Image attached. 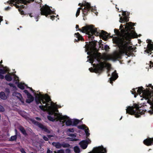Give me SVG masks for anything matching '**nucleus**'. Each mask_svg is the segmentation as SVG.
<instances>
[{
    "label": "nucleus",
    "instance_id": "13",
    "mask_svg": "<svg viewBox=\"0 0 153 153\" xmlns=\"http://www.w3.org/2000/svg\"><path fill=\"white\" fill-rule=\"evenodd\" d=\"M91 142V141L89 139H87V140L81 141L80 143L79 144L81 147L83 149H85L87 148L88 144L90 143Z\"/></svg>",
    "mask_w": 153,
    "mask_h": 153
},
{
    "label": "nucleus",
    "instance_id": "34",
    "mask_svg": "<svg viewBox=\"0 0 153 153\" xmlns=\"http://www.w3.org/2000/svg\"><path fill=\"white\" fill-rule=\"evenodd\" d=\"M68 117L67 116H62L59 117V120L60 121L63 120L68 118Z\"/></svg>",
    "mask_w": 153,
    "mask_h": 153
},
{
    "label": "nucleus",
    "instance_id": "10",
    "mask_svg": "<svg viewBox=\"0 0 153 153\" xmlns=\"http://www.w3.org/2000/svg\"><path fill=\"white\" fill-rule=\"evenodd\" d=\"M24 92L27 95V99L26 100V102L30 103L32 102L34 99V97L28 92L27 90H24Z\"/></svg>",
    "mask_w": 153,
    "mask_h": 153
},
{
    "label": "nucleus",
    "instance_id": "45",
    "mask_svg": "<svg viewBox=\"0 0 153 153\" xmlns=\"http://www.w3.org/2000/svg\"><path fill=\"white\" fill-rule=\"evenodd\" d=\"M6 72V70L3 69H0V74H4Z\"/></svg>",
    "mask_w": 153,
    "mask_h": 153
},
{
    "label": "nucleus",
    "instance_id": "29",
    "mask_svg": "<svg viewBox=\"0 0 153 153\" xmlns=\"http://www.w3.org/2000/svg\"><path fill=\"white\" fill-rule=\"evenodd\" d=\"M79 120L77 119H74L72 121V126H76L79 123Z\"/></svg>",
    "mask_w": 153,
    "mask_h": 153
},
{
    "label": "nucleus",
    "instance_id": "36",
    "mask_svg": "<svg viewBox=\"0 0 153 153\" xmlns=\"http://www.w3.org/2000/svg\"><path fill=\"white\" fill-rule=\"evenodd\" d=\"M83 9L81 7H79L78 9L76 15V17H77L78 16H79L80 13V10H81L82 11V9Z\"/></svg>",
    "mask_w": 153,
    "mask_h": 153
},
{
    "label": "nucleus",
    "instance_id": "22",
    "mask_svg": "<svg viewBox=\"0 0 153 153\" xmlns=\"http://www.w3.org/2000/svg\"><path fill=\"white\" fill-rule=\"evenodd\" d=\"M92 58L89 59V60L93 63V62L94 59H97L98 58V56L96 53H94L92 55Z\"/></svg>",
    "mask_w": 153,
    "mask_h": 153
},
{
    "label": "nucleus",
    "instance_id": "46",
    "mask_svg": "<svg viewBox=\"0 0 153 153\" xmlns=\"http://www.w3.org/2000/svg\"><path fill=\"white\" fill-rule=\"evenodd\" d=\"M54 153H64V152L63 150L60 149L58 150L57 152H56V151H54Z\"/></svg>",
    "mask_w": 153,
    "mask_h": 153
},
{
    "label": "nucleus",
    "instance_id": "5",
    "mask_svg": "<svg viewBox=\"0 0 153 153\" xmlns=\"http://www.w3.org/2000/svg\"><path fill=\"white\" fill-rule=\"evenodd\" d=\"M85 6V7L82 9V13L83 17V19L85 20L86 19V17L85 16L87 15L89 12L91 11L95 13L96 15H97L98 13L96 12V10L94 9L91 6V4L89 3H86L85 4H83Z\"/></svg>",
    "mask_w": 153,
    "mask_h": 153
},
{
    "label": "nucleus",
    "instance_id": "15",
    "mask_svg": "<svg viewBox=\"0 0 153 153\" xmlns=\"http://www.w3.org/2000/svg\"><path fill=\"white\" fill-rule=\"evenodd\" d=\"M144 144L147 146H149L153 144V138H148L144 140Z\"/></svg>",
    "mask_w": 153,
    "mask_h": 153
},
{
    "label": "nucleus",
    "instance_id": "58",
    "mask_svg": "<svg viewBox=\"0 0 153 153\" xmlns=\"http://www.w3.org/2000/svg\"><path fill=\"white\" fill-rule=\"evenodd\" d=\"M147 87H149L152 88V89H153V86L152 85V84H149L148 86H147Z\"/></svg>",
    "mask_w": 153,
    "mask_h": 153
},
{
    "label": "nucleus",
    "instance_id": "26",
    "mask_svg": "<svg viewBox=\"0 0 153 153\" xmlns=\"http://www.w3.org/2000/svg\"><path fill=\"white\" fill-rule=\"evenodd\" d=\"M0 98L2 100H5L7 97L5 93L3 91H1L0 93Z\"/></svg>",
    "mask_w": 153,
    "mask_h": 153
},
{
    "label": "nucleus",
    "instance_id": "4",
    "mask_svg": "<svg viewBox=\"0 0 153 153\" xmlns=\"http://www.w3.org/2000/svg\"><path fill=\"white\" fill-rule=\"evenodd\" d=\"M126 113L131 115H134L135 117H139L144 114V111L140 109L139 105L135 104L132 106H128L126 109Z\"/></svg>",
    "mask_w": 153,
    "mask_h": 153
},
{
    "label": "nucleus",
    "instance_id": "41",
    "mask_svg": "<svg viewBox=\"0 0 153 153\" xmlns=\"http://www.w3.org/2000/svg\"><path fill=\"white\" fill-rule=\"evenodd\" d=\"M82 27L81 29H80L79 28V26L78 25H76V29H78V30L80 31V32H82L83 33H85V32H83V30L84 29H83V27Z\"/></svg>",
    "mask_w": 153,
    "mask_h": 153
},
{
    "label": "nucleus",
    "instance_id": "59",
    "mask_svg": "<svg viewBox=\"0 0 153 153\" xmlns=\"http://www.w3.org/2000/svg\"><path fill=\"white\" fill-rule=\"evenodd\" d=\"M4 78V76L3 75L0 74V79H3Z\"/></svg>",
    "mask_w": 153,
    "mask_h": 153
},
{
    "label": "nucleus",
    "instance_id": "23",
    "mask_svg": "<svg viewBox=\"0 0 153 153\" xmlns=\"http://www.w3.org/2000/svg\"><path fill=\"white\" fill-rule=\"evenodd\" d=\"M46 105H41L39 106V108L42 111H45L46 109L48 108L49 107L48 106V104H46Z\"/></svg>",
    "mask_w": 153,
    "mask_h": 153
},
{
    "label": "nucleus",
    "instance_id": "40",
    "mask_svg": "<svg viewBox=\"0 0 153 153\" xmlns=\"http://www.w3.org/2000/svg\"><path fill=\"white\" fill-rule=\"evenodd\" d=\"M68 138L69 139L70 141H77L78 140V139L75 138L68 137Z\"/></svg>",
    "mask_w": 153,
    "mask_h": 153
},
{
    "label": "nucleus",
    "instance_id": "21",
    "mask_svg": "<svg viewBox=\"0 0 153 153\" xmlns=\"http://www.w3.org/2000/svg\"><path fill=\"white\" fill-rule=\"evenodd\" d=\"M15 94V96L18 98V99H19L21 102H23V99L22 94L18 92H16Z\"/></svg>",
    "mask_w": 153,
    "mask_h": 153
},
{
    "label": "nucleus",
    "instance_id": "62",
    "mask_svg": "<svg viewBox=\"0 0 153 153\" xmlns=\"http://www.w3.org/2000/svg\"><path fill=\"white\" fill-rule=\"evenodd\" d=\"M3 17L2 16H0V24H1V21H3Z\"/></svg>",
    "mask_w": 153,
    "mask_h": 153
},
{
    "label": "nucleus",
    "instance_id": "6",
    "mask_svg": "<svg viewBox=\"0 0 153 153\" xmlns=\"http://www.w3.org/2000/svg\"><path fill=\"white\" fill-rule=\"evenodd\" d=\"M105 67V64L103 62H101L100 64L97 65V67L94 69H91V68H89V70L91 72H94L96 73H100L103 70Z\"/></svg>",
    "mask_w": 153,
    "mask_h": 153
},
{
    "label": "nucleus",
    "instance_id": "12",
    "mask_svg": "<svg viewBox=\"0 0 153 153\" xmlns=\"http://www.w3.org/2000/svg\"><path fill=\"white\" fill-rule=\"evenodd\" d=\"M94 153H106L107 150L103 146H99L94 149Z\"/></svg>",
    "mask_w": 153,
    "mask_h": 153
},
{
    "label": "nucleus",
    "instance_id": "55",
    "mask_svg": "<svg viewBox=\"0 0 153 153\" xmlns=\"http://www.w3.org/2000/svg\"><path fill=\"white\" fill-rule=\"evenodd\" d=\"M100 47L101 48L102 50H104V48L103 47V45L102 44H100Z\"/></svg>",
    "mask_w": 153,
    "mask_h": 153
},
{
    "label": "nucleus",
    "instance_id": "2",
    "mask_svg": "<svg viewBox=\"0 0 153 153\" xmlns=\"http://www.w3.org/2000/svg\"><path fill=\"white\" fill-rule=\"evenodd\" d=\"M93 25L90 26L86 25L83 27V32H85L86 34L88 35L89 38L91 40H93L94 38V35L96 36H99L103 39H105L110 36L106 32L102 30L100 32H98L96 28H94Z\"/></svg>",
    "mask_w": 153,
    "mask_h": 153
},
{
    "label": "nucleus",
    "instance_id": "48",
    "mask_svg": "<svg viewBox=\"0 0 153 153\" xmlns=\"http://www.w3.org/2000/svg\"><path fill=\"white\" fill-rule=\"evenodd\" d=\"M148 112L150 114H153V105L152 107L151 110L148 111Z\"/></svg>",
    "mask_w": 153,
    "mask_h": 153
},
{
    "label": "nucleus",
    "instance_id": "32",
    "mask_svg": "<svg viewBox=\"0 0 153 153\" xmlns=\"http://www.w3.org/2000/svg\"><path fill=\"white\" fill-rule=\"evenodd\" d=\"M17 138V136L16 135H15L14 136H11L9 139L10 141H13L16 140Z\"/></svg>",
    "mask_w": 153,
    "mask_h": 153
},
{
    "label": "nucleus",
    "instance_id": "24",
    "mask_svg": "<svg viewBox=\"0 0 153 153\" xmlns=\"http://www.w3.org/2000/svg\"><path fill=\"white\" fill-rule=\"evenodd\" d=\"M25 7V6L24 5H21L20 6H19V7L18 8V10L21 15H25L24 13V12L22 10V8H24Z\"/></svg>",
    "mask_w": 153,
    "mask_h": 153
},
{
    "label": "nucleus",
    "instance_id": "31",
    "mask_svg": "<svg viewBox=\"0 0 153 153\" xmlns=\"http://www.w3.org/2000/svg\"><path fill=\"white\" fill-rule=\"evenodd\" d=\"M87 127H88L87 126H86L85 125H84L78 126H77V128H78L81 129H85Z\"/></svg>",
    "mask_w": 153,
    "mask_h": 153
},
{
    "label": "nucleus",
    "instance_id": "25",
    "mask_svg": "<svg viewBox=\"0 0 153 153\" xmlns=\"http://www.w3.org/2000/svg\"><path fill=\"white\" fill-rule=\"evenodd\" d=\"M53 144L57 149H60L62 146V144L59 142L53 143Z\"/></svg>",
    "mask_w": 153,
    "mask_h": 153
},
{
    "label": "nucleus",
    "instance_id": "60",
    "mask_svg": "<svg viewBox=\"0 0 153 153\" xmlns=\"http://www.w3.org/2000/svg\"><path fill=\"white\" fill-rule=\"evenodd\" d=\"M19 1H21V3H22V4H24V2H26L25 0H19Z\"/></svg>",
    "mask_w": 153,
    "mask_h": 153
},
{
    "label": "nucleus",
    "instance_id": "9",
    "mask_svg": "<svg viewBox=\"0 0 153 153\" xmlns=\"http://www.w3.org/2000/svg\"><path fill=\"white\" fill-rule=\"evenodd\" d=\"M41 101L43 104H45L51 101L50 97L48 94H46L44 95H41Z\"/></svg>",
    "mask_w": 153,
    "mask_h": 153
},
{
    "label": "nucleus",
    "instance_id": "18",
    "mask_svg": "<svg viewBox=\"0 0 153 153\" xmlns=\"http://www.w3.org/2000/svg\"><path fill=\"white\" fill-rule=\"evenodd\" d=\"M75 36L77 38V39H75V41L76 42H78L81 40L82 41L84 40L82 36L79 33H77L75 34Z\"/></svg>",
    "mask_w": 153,
    "mask_h": 153
},
{
    "label": "nucleus",
    "instance_id": "14",
    "mask_svg": "<svg viewBox=\"0 0 153 153\" xmlns=\"http://www.w3.org/2000/svg\"><path fill=\"white\" fill-rule=\"evenodd\" d=\"M118 77V75L116 71L115 70L112 74L111 76L109 79L110 83L112 84L113 81L116 80Z\"/></svg>",
    "mask_w": 153,
    "mask_h": 153
},
{
    "label": "nucleus",
    "instance_id": "28",
    "mask_svg": "<svg viewBox=\"0 0 153 153\" xmlns=\"http://www.w3.org/2000/svg\"><path fill=\"white\" fill-rule=\"evenodd\" d=\"M7 3H10V6H15L16 8H19V5H18L16 4H13V2H11V0H9L7 1Z\"/></svg>",
    "mask_w": 153,
    "mask_h": 153
},
{
    "label": "nucleus",
    "instance_id": "51",
    "mask_svg": "<svg viewBox=\"0 0 153 153\" xmlns=\"http://www.w3.org/2000/svg\"><path fill=\"white\" fill-rule=\"evenodd\" d=\"M42 138L45 141H48V138L45 135L43 136Z\"/></svg>",
    "mask_w": 153,
    "mask_h": 153
},
{
    "label": "nucleus",
    "instance_id": "11",
    "mask_svg": "<svg viewBox=\"0 0 153 153\" xmlns=\"http://www.w3.org/2000/svg\"><path fill=\"white\" fill-rule=\"evenodd\" d=\"M147 42L148 43L147 49L145 51L147 53H149L153 50V42L150 39H147Z\"/></svg>",
    "mask_w": 153,
    "mask_h": 153
},
{
    "label": "nucleus",
    "instance_id": "64",
    "mask_svg": "<svg viewBox=\"0 0 153 153\" xmlns=\"http://www.w3.org/2000/svg\"><path fill=\"white\" fill-rule=\"evenodd\" d=\"M66 152H68V153H70V150L69 149H66Z\"/></svg>",
    "mask_w": 153,
    "mask_h": 153
},
{
    "label": "nucleus",
    "instance_id": "8",
    "mask_svg": "<svg viewBox=\"0 0 153 153\" xmlns=\"http://www.w3.org/2000/svg\"><path fill=\"white\" fill-rule=\"evenodd\" d=\"M34 123L36 126L41 128L42 131L48 133H50L51 132L48 129L46 126H44L41 123L37 121H35Z\"/></svg>",
    "mask_w": 153,
    "mask_h": 153
},
{
    "label": "nucleus",
    "instance_id": "16",
    "mask_svg": "<svg viewBox=\"0 0 153 153\" xmlns=\"http://www.w3.org/2000/svg\"><path fill=\"white\" fill-rule=\"evenodd\" d=\"M122 14L124 16V17L122 18V17H120V22L122 23L123 22H127L129 21V19L128 17H126V11H123Z\"/></svg>",
    "mask_w": 153,
    "mask_h": 153
},
{
    "label": "nucleus",
    "instance_id": "33",
    "mask_svg": "<svg viewBox=\"0 0 153 153\" xmlns=\"http://www.w3.org/2000/svg\"><path fill=\"white\" fill-rule=\"evenodd\" d=\"M74 151L76 153H79L80 152V149L78 146H75L74 147Z\"/></svg>",
    "mask_w": 153,
    "mask_h": 153
},
{
    "label": "nucleus",
    "instance_id": "54",
    "mask_svg": "<svg viewBox=\"0 0 153 153\" xmlns=\"http://www.w3.org/2000/svg\"><path fill=\"white\" fill-rule=\"evenodd\" d=\"M20 151L22 153H26L23 148H22L20 149Z\"/></svg>",
    "mask_w": 153,
    "mask_h": 153
},
{
    "label": "nucleus",
    "instance_id": "47",
    "mask_svg": "<svg viewBox=\"0 0 153 153\" xmlns=\"http://www.w3.org/2000/svg\"><path fill=\"white\" fill-rule=\"evenodd\" d=\"M109 47L107 45H105L104 46V49L106 51H108V49H109Z\"/></svg>",
    "mask_w": 153,
    "mask_h": 153
},
{
    "label": "nucleus",
    "instance_id": "63",
    "mask_svg": "<svg viewBox=\"0 0 153 153\" xmlns=\"http://www.w3.org/2000/svg\"><path fill=\"white\" fill-rule=\"evenodd\" d=\"M47 136H48V137L49 138H50L51 137H53V135H48Z\"/></svg>",
    "mask_w": 153,
    "mask_h": 153
},
{
    "label": "nucleus",
    "instance_id": "53",
    "mask_svg": "<svg viewBox=\"0 0 153 153\" xmlns=\"http://www.w3.org/2000/svg\"><path fill=\"white\" fill-rule=\"evenodd\" d=\"M68 136H70V137H76V134H70L68 135Z\"/></svg>",
    "mask_w": 153,
    "mask_h": 153
},
{
    "label": "nucleus",
    "instance_id": "35",
    "mask_svg": "<svg viewBox=\"0 0 153 153\" xmlns=\"http://www.w3.org/2000/svg\"><path fill=\"white\" fill-rule=\"evenodd\" d=\"M62 146L64 148H68L69 147L70 145L68 143H63L62 144Z\"/></svg>",
    "mask_w": 153,
    "mask_h": 153
},
{
    "label": "nucleus",
    "instance_id": "56",
    "mask_svg": "<svg viewBox=\"0 0 153 153\" xmlns=\"http://www.w3.org/2000/svg\"><path fill=\"white\" fill-rule=\"evenodd\" d=\"M11 7H7L5 8L4 9L5 11H8L10 10L11 9Z\"/></svg>",
    "mask_w": 153,
    "mask_h": 153
},
{
    "label": "nucleus",
    "instance_id": "44",
    "mask_svg": "<svg viewBox=\"0 0 153 153\" xmlns=\"http://www.w3.org/2000/svg\"><path fill=\"white\" fill-rule=\"evenodd\" d=\"M25 1L26 2H24V4L26 5L28 3H29L30 2H33L34 0H27H27H25Z\"/></svg>",
    "mask_w": 153,
    "mask_h": 153
},
{
    "label": "nucleus",
    "instance_id": "1",
    "mask_svg": "<svg viewBox=\"0 0 153 153\" xmlns=\"http://www.w3.org/2000/svg\"><path fill=\"white\" fill-rule=\"evenodd\" d=\"M134 23L131 22L126 23L124 33L120 38L116 37L113 39L114 43L117 44L120 49L121 54H127L132 50V46L129 45L131 40L134 38V34H136L134 30Z\"/></svg>",
    "mask_w": 153,
    "mask_h": 153
},
{
    "label": "nucleus",
    "instance_id": "42",
    "mask_svg": "<svg viewBox=\"0 0 153 153\" xmlns=\"http://www.w3.org/2000/svg\"><path fill=\"white\" fill-rule=\"evenodd\" d=\"M136 89H137V88H135ZM131 93L132 94H134V97H136V94H137V93L136 92V91L135 90V89H133V91H131Z\"/></svg>",
    "mask_w": 153,
    "mask_h": 153
},
{
    "label": "nucleus",
    "instance_id": "37",
    "mask_svg": "<svg viewBox=\"0 0 153 153\" xmlns=\"http://www.w3.org/2000/svg\"><path fill=\"white\" fill-rule=\"evenodd\" d=\"M47 118L49 120L52 122H54L55 120V118L52 117L51 116H48Z\"/></svg>",
    "mask_w": 153,
    "mask_h": 153
},
{
    "label": "nucleus",
    "instance_id": "27",
    "mask_svg": "<svg viewBox=\"0 0 153 153\" xmlns=\"http://www.w3.org/2000/svg\"><path fill=\"white\" fill-rule=\"evenodd\" d=\"M5 79L8 81H11L12 79V78L10 74H7L5 76Z\"/></svg>",
    "mask_w": 153,
    "mask_h": 153
},
{
    "label": "nucleus",
    "instance_id": "39",
    "mask_svg": "<svg viewBox=\"0 0 153 153\" xmlns=\"http://www.w3.org/2000/svg\"><path fill=\"white\" fill-rule=\"evenodd\" d=\"M87 129H85V131L86 134V137H88L89 136L90 133H89V130L88 127L87 128Z\"/></svg>",
    "mask_w": 153,
    "mask_h": 153
},
{
    "label": "nucleus",
    "instance_id": "52",
    "mask_svg": "<svg viewBox=\"0 0 153 153\" xmlns=\"http://www.w3.org/2000/svg\"><path fill=\"white\" fill-rule=\"evenodd\" d=\"M8 85L11 87H13V88H16L15 86L13 83H9Z\"/></svg>",
    "mask_w": 153,
    "mask_h": 153
},
{
    "label": "nucleus",
    "instance_id": "57",
    "mask_svg": "<svg viewBox=\"0 0 153 153\" xmlns=\"http://www.w3.org/2000/svg\"><path fill=\"white\" fill-rule=\"evenodd\" d=\"M47 153H53V152L52 151L50 150L49 149H48L47 151Z\"/></svg>",
    "mask_w": 153,
    "mask_h": 153
},
{
    "label": "nucleus",
    "instance_id": "20",
    "mask_svg": "<svg viewBox=\"0 0 153 153\" xmlns=\"http://www.w3.org/2000/svg\"><path fill=\"white\" fill-rule=\"evenodd\" d=\"M35 100L36 102V104L37 105H38L40 103L41 105L42 104V103L41 101V96L40 95V97H36L35 99Z\"/></svg>",
    "mask_w": 153,
    "mask_h": 153
},
{
    "label": "nucleus",
    "instance_id": "7",
    "mask_svg": "<svg viewBox=\"0 0 153 153\" xmlns=\"http://www.w3.org/2000/svg\"><path fill=\"white\" fill-rule=\"evenodd\" d=\"M96 43L93 41L90 42L89 45H86L85 46L86 48L88 50H90L91 51V52H88L87 53L88 55H90V53H92L93 51L95 50H96Z\"/></svg>",
    "mask_w": 153,
    "mask_h": 153
},
{
    "label": "nucleus",
    "instance_id": "19",
    "mask_svg": "<svg viewBox=\"0 0 153 153\" xmlns=\"http://www.w3.org/2000/svg\"><path fill=\"white\" fill-rule=\"evenodd\" d=\"M138 89L137 90V93L139 94H141L142 93L144 94L146 91V90H144L143 87L141 86L138 88Z\"/></svg>",
    "mask_w": 153,
    "mask_h": 153
},
{
    "label": "nucleus",
    "instance_id": "43",
    "mask_svg": "<svg viewBox=\"0 0 153 153\" xmlns=\"http://www.w3.org/2000/svg\"><path fill=\"white\" fill-rule=\"evenodd\" d=\"M11 1L13 3L14 2H16L18 4H21V1H19V0H11Z\"/></svg>",
    "mask_w": 153,
    "mask_h": 153
},
{
    "label": "nucleus",
    "instance_id": "3",
    "mask_svg": "<svg viewBox=\"0 0 153 153\" xmlns=\"http://www.w3.org/2000/svg\"><path fill=\"white\" fill-rule=\"evenodd\" d=\"M35 2L38 3H40V13L41 15H44L46 17L50 18L52 20L55 19V16L50 15L52 13H54V11H52L51 9V7L45 4L42 7V0H35Z\"/></svg>",
    "mask_w": 153,
    "mask_h": 153
},
{
    "label": "nucleus",
    "instance_id": "61",
    "mask_svg": "<svg viewBox=\"0 0 153 153\" xmlns=\"http://www.w3.org/2000/svg\"><path fill=\"white\" fill-rule=\"evenodd\" d=\"M150 67H153V63L151 61H150Z\"/></svg>",
    "mask_w": 153,
    "mask_h": 153
},
{
    "label": "nucleus",
    "instance_id": "30",
    "mask_svg": "<svg viewBox=\"0 0 153 153\" xmlns=\"http://www.w3.org/2000/svg\"><path fill=\"white\" fill-rule=\"evenodd\" d=\"M65 124L67 126H72V121L71 120H68L66 121Z\"/></svg>",
    "mask_w": 153,
    "mask_h": 153
},
{
    "label": "nucleus",
    "instance_id": "49",
    "mask_svg": "<svg viewBox=\"0 0 153 153\" xmlns=\"http://www.w3.org/2000/svg\"><path fill=\"white\" fill-rule=\"evenodd\" d=\"M68 131L71 132H73L74 131V128H70L68 129Z\"/></svg>",
    "mask_w": 153,
    "mask_h": 153
},
{
    "label": "nucleus",
    "instance_id": "50",
    "mask_svg": "<svg viewBox=\"0 0 153 153\" xmlns=\"http://www.w3.org/2000/svg\"><path fill=\"white\" fill-rule=\"evenodd\" d=\"M86 3H88L86 2H85L84 3H82V4L81 3H79V4H78V5L81 6V8H82V7L83 6H84V7H85V6H84L83 4H85Z\"/></svg>",
    "mask_w": 153,
    "mask_h": 153
},
{
    "label": "nucleus",
    "instance_id": "38",
    "mask_svg": "<svg viewBox=\"0 0 153 153\" xmlns=\"http://www.w3.org/2000/svg\"><path fill=\"white\" fill-rule=\"evenodd\" d=\"M18 87L22 90H24L25 88L24 86L22 83H19L17 85Z\"/></svg>",
    "mask_w": 153,
    "mask_h": 153
},
{
    "label": "nucleus",
    "instance_id": "17",
    "mask_svg": "<svg viewBox=\"0 0 153 153\" xmlns=\"http://www.w3.org/2000/svg\"><path fill=\"white\" fill-rule=\"evenodd\" d=\"M18 128L22 134L25 136H27V135L26 131L23 126H20Z\"/></svg>",
    "mask_w": 153,
    "mask_h": 153
}]
</instances>
